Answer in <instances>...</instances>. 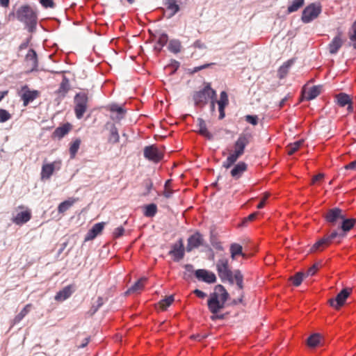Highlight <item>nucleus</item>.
I'll return each mask as SVG.
<instances>
[{
	"label": "nucleus",
	"instance_id": "obj_13",
	"mask_svg": "<svg viewBox=\"0 0 356 356\" xmlns=\"http://www.w3.org/2000/svg\"><path fill=\"white\" fill-rule=\"evenodd\" d=\"M195 275L197 280L208 284L215 283L217 280L216 275L205 269H198L195 271Z\"/></svg>",
	"mask_w": 356,
	"mask_h": 356
},
{
	"label": "nucleus",
	"instance_id": "obj_17",
	"mask_svg": "<svg viewBox=\"0 0 356 356\" xmlns=\"http://www.w3.org/2000/svg\"><path fill=\"white\" fill-rule=\"evenodd\" d=\"M169 254L172 255L175 257L174 259L177 261L184 258V247L181 238L172 245V250L169 252Z\"/></svg>",
	"mask_w": 356,
	"mask_h": 356
},
{
	"label": "nucleus",
	"instance_id": "obj_15",
	"mask_svg": "<svg viewBox=\"0 0 356 356\" xmlns=\"http://www.w3.org/2000/svg\"><path fill=\"white\" fill-rule=\"evenodd\" d=\"M60 162L54 161L51 163L44 164L42 167V179H49L53 175L56 168H60Z\"/></svg>",
	"mask_w": 356,
	"mask_h": 356
},
{
	"label": "nucleus",
	"instance_id": "obj_18",
	"mask_svg": "<svg viewBox=\"0 0 356 356\" xmlns=\"http://www.w3.org/2000/svg\"><path fill=\"white\" fill-rule=\"evenodd\" d=\"M203 238L200 233H195L188 238L186 251L191 252L194 248H197L202 244Z\"/></svg>",
	"mask_w": 356,
	"mask_h": 356
},
{
	"label": "nucleus",
	"instance_id": "obj_22",
	"mask_svg": "<svg viewBox=\"0 0 356 356\" xmlns=\"http://www.w3.org/2000/svg\"><path fill=\"white\" fill-rule=\"evenodd\" d=\"M247 169L248 165L243 161H240L235 165L231 170V176L235 179H238L247 170Z\"/></svg>",
	"mask_w": 356,
	"mask_h": 356
},
{
	"label": "nucleus",
	"instance_id": "obj_35",
	"mask_svg": "<svg viewBox=\"0 0 356 356\" xmlns=\"http://www.w3.org/2000/svg\"><path fill=\"white\" fill-rule=\"evenodd\" d=\"M32 308L31 304H27L21 312L15 317L14 323H19L31 311Z\"/></svg>",
	"mask_w": 356,
	"mask_h": 356
},
{
	"label": "nucleus",
	"instance_id": "obj_62",
	"mask_svg": "<svg viewBox=\"0 0 356 356\" xmlns=\"http://www.w3.org/2000/svg\"><path fill=\"white\" fill-rule=\"evenodd\" d=\"M213 65V63H209V64H204L203 65H200V66H198V67H195L193 70V72H197L200 70H202L203 69H206L208 67H209L210 65Z\"/></svg>",
	"mask_w": 356,
	"mask_h": 356
},
{
	"label": "nucleus",
	"instance_id": "obj_27",
	"mask_svg": "<svg viewBox=\"0 0 356 356\" xmlns=\"http://www.w3.org/2000/svg\"><path fill=\"white\" fill-rule=\"evenodd\" d=\"M356 219L355 218H346L345 215L343 219L341 220V226L339 227L340 229L344 232L345 234L349 232L355 225Z\"/></svg>",
	"mask_w": 356,
	"mask_h": 356
},
{
	"label": "nucleus",
	"instance_id": "obj_36",
	"mask_svg": "<svg viewBox=\"0 0 356 356\" xmlns=\"http://www.w3.org/2000/svg\"><path fill=\"white\" fill-rule=\"evenodd\" d=\"M81 143V140L80 138H76L74 141H72L70 146V154L71 159H74L76 154L80 147V145Z\"/></svg>",
	"mask_w": 356,
	"mask_h": 356
},
{
	"label": "nucleus",
	"instance_id": "obj_43",
	"mask_svg": "<svg viewBox=\"0 0 356 356\" xmlns=\"http://www.w3.org/2000/svg\"><path fill=\"white\" fill-rule=\"evenodd\" d=\"M304 277H305V273L298 272L291 277L290 279L292 281L293 284L295 286H298L301 284Z\"/></svg>",
	"mask_w": 356,
	"mask_h": 356
},
{
	"label": "nucleus",
	"instance_id": "obj_5",
	"mask_svg": "<svg viewBox=\"0 0 356 356\" xmlns=\"http://www.w3.org/2000/svg\"><path fill=\"white\" fill-rule=\"evenodd\" d=\"M88 94L86 92H79L74 98V113L77 119H81L88 108Z\"/></svg>",
	"mask_w": 356,
	"mask_h": 356
},
{
	"label": "nucleus",
	"instance_id": "obj_8",
	"mask_svg": "<svg viewBox=\"0 0 356 356\" xmlns=\"http://www.w3.org/2000/svg\"><path fill=\"white\" fill-rule=\"evenodd\" d=\"M18 95L23 102V106H26L40 96V92L37 90H31L27 85H24L18 91Z\"/></svg>",
	"mask_w": 356,
	"mask_h": 356
},
{
	"label": "nucleus",
	"instance_id": "obj_21",
	"mask_svg": "<svg viewBox=\"0 0 356 356\" xmlns=\"http://www.w3.org/2000/svg\"><path fill=\"white\" fill-rule=\"evenodd\" d=\"M31 218V211L29 209H26L25 211L17 213V215L12 218V221L15 224L20 225L27 222Z\"/></svg>",
	"mask_w": 356,
	"mask_h": 356
},
{
	"label": "nucleus",
	"instance_id": "obj_55",
	"mask_svg": "<svg viewBox=\"0 0 356 356\" xmlns=\"http://www.w3.org/2000/svg\"><path fill=\"white\" fill-rule=\"evenodd\" d=\"M193 47L195 49H206V47H207L206 44L200 40H196L193 43Z\"/></svg>",
	"mask_w": 356,
	"mask_h": 356
},
{
	"label": "nucleus",
	"instance_id": "obj_57",
	"mask_svg": "<svg viewBox=\"0 0 356 356\" xmlns=\"http://www.w3.org/2000/svg\"><path fill=\"white\" fill-rule=\"evenodd\" d=\"M258 213H259L258 212H254V213L250 214L248 217L244 218L243 222L245 223L248 221L254 220L257 218Z\"/></svg>",
	"mask_w": 356,
	"mask_h": 356
},
{
	"label": "nucleus",
	"instance_id": "obj_33",
	"mask_svg": "<svg viewBox=\"0 0 356 356\" xmlns=\"http://www.w3.org/2000/svg\"><path fill=\"white\" fill-rule=\"evenodd\" d=\"M198 127H199V133L206 137L209 140H211L213 138V135L208 131L207 128V124L204 120L202 118H198Z\"/></svg>",
	"mask_w": 356,
	"mask_h": 356
},
{
	"label": "nucleus",
	"instance_id": "obj_54",
	"mask_svg": "<svg viewBox=\"0 0 356 356\" xmlns=\"http://www.w3.org/2000/svg\"><path fill=\"white\" fill-rule=\"evenodd\" d=\"M124 229L122 227H118L115 229L113 236L115 238H118L124 234Z\"/></svg>",
	"mask_w": 356,
	"mask_h": 356
},
{
	"label": "nucleus",
	"instance_id": "obj_45",
	"mask_svg": "<svg viewBox=\"0 0 356 356\" xmlns=\"http://www.w3.org/2000/svg\"><path fill=\"white\" fill-rule=\"evenodd\" d=\"M349 39L353 42V47L356 49V20L352 25L351 29L348 33Z\"/></svg>",
	"mask_w": 356,
	"mask_h": 356
},
{
	"label": "nucleus",
	"instance_id": "obj_48",
	"mask_svg": "<svg viewBox=\"0 0 356 356\" xmlns=\"http://www.w3.org/2000/svg\"><path fill=\"white\" fill-rule=\"evenodd\" d=\"M111 111L116 112L119 115V116L117 117L118 120H120L123 118L124 114V110L121 107L119 106L117 104L112 105L111 107Z\"/></svg>",
	"mask_w": 356,
	"mask_h": 356
},
{
	"label": "nucleus",
	"instance_id": "obj_51",
	"mask_svg": "<svg viewBox=\"0 0 356 356\" xmlns=\"http://www.w3.org/2000/svg\"><path fill=\"white\" fill-rule=\"evenodd\" d=\"M40 2L42 4V6L45 8H53L55 6V3L53 0H40Z\"/></svg>",
	"mask_w": 356,
	"mask_h": 356
},
{
	"label": "nucleus",
	"instance_id": "obj_23",
	"mask_svg": "<svg viewBox=\"0 0 356 356\" xmlns=\"http://www.w3.org/2000/svg\"><path fill=\"white\" fill-rule=\"evenodd\" d=\"M336 99L337 101V104L340 106L343 107L346 105H348V111L349 112L353 111V108L351 105L352 101L350 97L348 95L343 92H341L336 95Z\"/></svg>",
	"mask_w": 356,
	"mask_h": 356
},
{
	"label": "nucleus",
	"instance_id": "obj_2",
	"mask_svg": "<svg viewBox=\"0 0 356 356\" xmlns=\"http://www.w3.org/2000/svg\"><path fill=\"white\" fill-rule=\"evenodd\" d=\"M216 270L222 282L227 281L230 284L236 282L238 288L243 290V275L239 270L232 272L229 268V260L226 257L219 259L216 263Z\"/></svg>",
	"mask_w": 356,
	"mask_h": 356
},
{
	"label": "nucleus",
	"instance_id": "obj_20",
	"mask_svg": "<svg viewBox=\"0 0 356 356\" xmlns=\"http://www.w3.org/2000/svg\"><path fill=\"white\" fill-rule=\"evenodd\" d=\"M219 111V119L222 120L225 116V108L229 104L228 95L225 91H222L220 95V99L217 102Z\"/></svg>",
	"mask_w": 356,
	"mask_h": 356
},
{
	"label": "nucleus",
	"instance_id": "obj_29",
	"mask_svg": "<svg viewBox=\"0 0 356 356\" xmlns=\"http://www.w3.org/2000/svg\"><path fill=\"white\" fill-rule=\"evenodd\" d=\"M71 129V125L70 124H65L61 127H57L53 133V136L58 139L62 138L66 134L69 133Z\"/></svg>",
	"mask_w": 356,
	"mask_h": 356
},
{
	"label": "nucleus",
	"instance_id": "obj_11",
	"mask_svg": "<svg viewBox=\"0 0 356 356\" xmlns=\"http://www.w3.org/2000/svg\"><path fill=\"white\" fill-rule=\"evenodd\" d=\"M352 292L351 288H345L342 289L336 296L334 299L329 300L330 305L336 309H339L343 306L346 300Z\"/></svg>",
	"mask_w": 356,
	"mask_h": 356
},
{
	"label": "nucleus",
	"instance_id": "obj_46",
	"mask_svg": "<svg viewBox=\"0 0 356 356\" xmlns=\"http://www.w3.org/2000/svg\"><path fill=\"white\" fill-rule=\"evenodd\" d=\"M168 41V36L165 33H162L159 35L157 44L159 45V47H155V49H157L158 51H161L162 47L165 46Z\"/></svg>",
	"mask_w": 356,
	"mask_h": 356
},
{
	"label": "nucleus",
	"instance_id": "obj_34",
	"mask_svg": "<svg viewBox=\"0 0 356 356\" xmlns=\"http://www.w3.org/2000/svg\"><path fill=\"white\" fill-rule=\"evenodd\" d=\"M182 48L181 43L179 40L173 39L170 40L168 44V50L174 54H178Z\"/></svg>",
	"mask_w": 356,
	"mask_h": 356
},
{
	"label": "nucleus",
	"instance_id": "obj_41",
	"mask_svg": "<svg viewBox=\"0 0 356 356\" xmlns=\"http://www.w3.org/2000/svg\"><path fill=\"white\" fill-rule=\"evenodd\" d=\"M165 5L168 10L171 11V15H175L179 10V6L176 0H165Z\"/></svg>",
	"mask_w": 356,
	"mask_h": 356
},
{
	"label": "nucleus",
	"instance_id": "obj_40",
	"mask_svg": "<svg viewBox=\"0 0 356 356\" xmlns=\"http://www.w3.org/2000/svg\"><path fill=\"white\" fill-rule=\"evenodd\" d=\"M303 143V140H299L288 145V146L286 147L288 154L292 155L293 154H294L302 145Z\"/></svg>",
	"mask_w": 356,
	"mask_h": 356
},
{
	"label": "nucleus",
	"instance_id": "obj_63",
	"mask_svg": "<svg viewBox=\"0 0 356 356\" xmlns=\"http://www.w3.org/2000/svg\"><path fill=\"white\" fill-rule=\"evenodd\" d=\"M346 170H355L356 169V160L350 162L345 166Z\"/></svg>",
	"mask_w": 356,
	"mask_h": 356
},
{
	"label": "nucleus",
	"instance_id": "obj_3",
	"mask_svg": "<svg viewBox=\"0 0 356 356\" xmlns=\"http://www.w3.org/2000/svg\"><path fill=\"white\" fill-rule=\"evenodd\" d=\"M346 236V234L341 231L339 227L332 230L330 234H325L322 238L316 241L311 248L314 251H322L332 243H340Z\"/></svg>",
	"mask_w": 356,
	"mask_h": 356
},
{
	"label": "nucleus",
	"instance_id": "obj_31",
	"mask_svg": "<svg viewBox=\"0 0 356 356\" xmlns=\"http://www.w3.org/2000/svg\"><path fill=\"white\" fill-rule=\"evenodd\" d=\"M78 199L74 197H70L64 202H61L58 207V211L60 213H63L67 211L73 204L77 202Z\"/></svg>",
	"mask_w": 356,
	"mask_h": 356
},
{
	"label": "nucleus",
	"instance_id": "obj_30",
	"mask_svg": "<svg viewBox=\"0 0 356 356\" xmlns=\"http://www.w3.org/2000/svg\"><path fill=\"white\" fill-rule=\"evenodd\" d=\"M108 141L109 143L115 144L119 143L120 141V136L118 133V129L116 126L112 124L109 128V136L108 138Z\"/></svg>",
	"mask_w": 356,
	"mask_h": 356
},
{
	"label": "nucleus",
	"instance_id": "obj_60",
	"mask_svg": "<svg viewBox=\"0 0 356 356\" xmlns=\"http://www.w3.org/2000/svg\"><path fill=\"white\" fill-rule=\"evenodd\" d=\"M243 298H244V294L242 292L241 293V296H240V298H238V299H234L232 300L231 305H238V303H242L243 302Z\"/></svg>",
	"mask_w": 356,
	"mask_h": 356
},
{
	"label": "nucleus",
	"instance_id": "obj_7",
	"mask_svg": "<svg viewBox=\"0 0 356 356\" xmlns=\"http://www.w3.org/2000/svg\"><path fill=\"white\" fill-rule=\"evenodd\" d=\"M252 136L248 133H242L234 144V151L230 154L238 159L245 152L246 146L250 143Z\"/></svg>",
	"mask_w": 356,
	"mask_h": 356
},
{
	"label": "nucleus",
	"instance_id": "obj_64",
	"mask_svg": "<svg viewBox=\"0 0 356 356\" xmlns=\"http://www.w3.org/2000/svg\"><path fill=\"white\" fill-rule=\"evenodd\" d=\"M173 193V191L170 188H165V191L163 192V195L166 198H170L172 196V194Z\"/></svg>",
	"mask_w": 356,
	"mask_h": 356
},
{
	"label": "nucleus",
	"instance_id": "obj_42",
	"mask_svg": "<svg viewBox=\"0 0 356 356\" xmlns=\"http://www.w3.org/2000/svg\"><path fill=\"white\" fill-rule=\"evenodd\" d=\"M304 0H293L290 6L287 8L289 13H291L297 11L304 5Z\"/></svg>",
	"mask_w": 356,
	"mask_h": 356
},
{
	"label": "nucleus",
	"instance_id": "obj_47",
	"mask_svg": "<svg viewBox=\"0 0 356 356\" xmlns=\"http://www.w3.org/2000/svg\"><path fill=\"white\" fill-rule=\"evenodd\" d=\"M238 160L237 158H236L234 156H233L232 154H229V155L227 156V158L226 159V160L222 163V167L226 168V169H228L232 165H233L234 164V163Z\"/></svg>",
	"mask_w": 356,
	"mask_h": 356
},
{
	"label": "nucleus",
	"instance_id": "obj_4",
	"mask_svg": "<svg viewBox=\"0 0 356 356\" xmlns=\"http://www.w3.org/2000/svg\"><path fill=\"white\" fill-rule=\"evenodd\" d=\"M16 16L19 21L30 27H33L37 24V15L30 6L26 5L19 7L17 10Z\"/></svg>",
	"mask_w": 356,
	"mask_h": 356
},
{
	"label": "nucleus",
	"instance_id": "obj_6",
	"mask_svg": "<svg viewBox=\"0 0 356 356\" xmlns=\"http://www.w3.org/2000/svg\"><path fill=\"white\" fill-rule=\"evenodd\" d=\"M216 97V92L211 88L210 84H207L193 95V99L196 105H205L209 99H213Z\"/></svg>",
	"mask_w": 356,
	"mask_h": 356
},
{
	"label": "nucleus",
	"instance_id": "obj_24",
	"mask_svg": "<svg viewBox=\"0 0 356 356\" xmlns=\"http://www.w3.org/2000/svg\"><path fill=\"white\" fill-rule=\"evenodd\" d=\"M147 278L145 277H143L139 279L133 286H131L126 292L125 294H131V293H138L143 291Z\"/></svg>",
	"mask_w": 356,
	"mask_h": 356
},
{
	"label": "nucleus",
	"instance_id": "obj_50",
	"mask_svg": "<svg viewBox=\"0 0 356 356\" xmlns=\"http://www.w3.org/2000/svg\"><path fill=\"white\" fill-rule=\"evenodd\" d=\"M11 118V115L5 109L0 108V123L5 122Z\"/></svg>",
	"mask_w": 356,
	"mask_h": 356
},
{
	"label": "nucleus",
	"instance_id": "obj_1",
	"mask_svg": "<svg viewBox=\"0 0 356 356\" xmlns=\"http://www.w3.org/2000/svg\"><path fill=\"white\" fill-rule=\"evenodd\" d=\"M229 296L228 292L222 285L218 284L215 286L214 291L210 294L207 301L209 310L213 314L211 316L212 321L225 318V314H218V313L225 307Z\"/></svg>",
	"mask_w": 356,
	"mask_h": 356
},
{
	"label": "nucleus",
	"instance_id": "obj_28",
	"mask_svg": "<svg viewBox=\"0 0 356 356\" xmlns=\"http://www.w3.org/2000/svg\"><path fill=\"white\" fill-rule=\"evenodd\" d=\"M72 293V286L68 285L56 293L55 296V300L57 301H63L70 297Z\"/></svg>",
	"mask_w": 356,
	"mask_h": 356
},
{
	"label": "nucleus",
	"instance_id": "obj_9",
	"mask_svg": "<svg viewBox=\"0 0 356 356\" xmlns=\"http://www.w3.org/2000/svg\"><path fill=\"white\" fill-rule=\"evenodd\" d=\"M343 216L344 213L342 209L334 207L327 211L325 215V219L330 226L334 227L341 223V220L343 219Z\"/></svg>",
	"mask_w": 356,
	"mask_h": 356
},
{
	"label": "nucleus",
	"instance_id": "obj_19",
	"mask_svg": "<svg viewBox=\"0 0 356 356\" xmlns=\"http://www.w3.org/2000/svg\"><path fill=\"white\" fill-rule=\"evenodd\" d=\"M25 60L31 72L37 70L38 62L35 51L33 49H29L26 55Z\"/></svg>",
	"mask_w": 356,
	"mask_h": 356
},
{
	"label": "nucleus",
	"instance_id": "obj_16",
	"mask_svg": "<svg viewBox=\"0 0 356 356\" xmlns=\"http://www.w3.org/2000/svg\"><path fill=\"white\" fill-rule=\"evenodd\" d=\"M105 225L106 222H104L95 224L86 234L84 241H89L95 238L99 234H100L102 232L105 227Z\"/></svg>",
	"mask_w": 356,
	"mask_h": 356
},
{
	"label": "nucleus",
	"instance_id": "obj_56",
	"mask_svg": "<svg viewBox=\"0 0 356 356\" xmlns=\"http://www.w3.org/2000/svg\"><path fill=\"white\" fill-rule=\"evenodd\" d=\"M269 196H270L269 193H265L264 194V195L262 197L261 202H259V204L257 207V209H262L264 207L266 201L267 200V199L268 198Z\"/></svg>",
	"mask_w": 356,
	"mask_h": 356
},
{
	"label": "nucleus",
	"instance_id": "obj_58",
	"mask_svg": "<svg viewBox=\"0 0 356 356\" xmlns=\"http://www.w3.org/2000/svg\"><path fill=\"white\" fill-rule=\"evenodd\" d=\"M324 176L325 175L323 173H319L317 175H315L312 179V184H314L317 181H321L324 178Z\"/></svg>",
	"mask_w": 356,
	"mask_h": 356
},
{
	"label": "nucleus",
	"instance_id": "obj_39",
	"mask_svg": "<svg viewBox=\"0 0 356 356\" xmlns=\"http://www.w3.org/2000/svg\"><path fill=\"white\" fill-rule=\"evenodd\" d=\"M144 216L146 217H154L157 213V207L155 204H149L144 207Z\"/></svg>",
	"mask_w": 356,
	"mask_h": 356
},
{
	"label": "nucleus",
	"instance_id": "obj_12",
	"mask_svg": "<svg viewBox=\"0 0 356 356\" xmlns=\"http://www.w3.org/2000/svg\"><path fill=\"white\" fill-rule=\"evenodd\" d=\"M163 153L155 146L149 145L144 148V156L153 162L158 163L163 159Z\"/></svg>",
	"mask_w": 356,
	"mask_h": 356
},
{
	"label": "nucleus",
	"instance_id": "obj_59",
	"mask_svg": "<svg viewBox=\"0 0 356 356\" xmlns=\"http://www.w3.org/2000/svg\"><path fill=\"white\" fill-rule=\"evenodd\" d=\"M193 293L195 294L198 298L202 299L204 298L207 296V294L200 289H195L193 291Z\"/></svg>",
	"mask_w": 356,
	"mask_h": 356
},
{
	"label": "nucleus",
	"instance_id": "obj_44",
	"mask_svg": "<svg viewBox=\"0 0 356 356\" xmlns=\"http://www.w3.org/2000/svg\"><path fill=\"white\" fill-rule=\"evenodd\" d=\"M174 301L173 296H170L161 300L159 302L160 307L162 310H165Z\"/></svg>",
	"mask_w": 356,
	"mask_h": 356
},
{
	"label": "nucleus",
	"instance_id": "obj_38",
	"mask_svg": "<svg viewBox=\"0 0 356 356\" xmlns=\"http://www.w3.org/2000/svg\"><path fill=\"white\" fill-rule=\"evenodd\" d=\"M322 337L319 334H314L307 339V345L309 347L315 348L321 343Z\"/></svg>",
	"mask_w": 356,
	"mask_h": 356
},
{
	"label": "nucleus",
	"instance_id": "obj_37",
	"mask_svg": "<svg viewBox=\"0 0 356 356\" xmlns=\"http://www.w3.org/2000/svg\"><path fill=\"white\" fill-rule=\"evenodd\" d=\"M292 60H288L286 63H284L282 66L280 67L277 72V75L280 79H283L286 76V74L289 72V69L292 65Z\"/></svg>",
	"mask_w": 356,
	"mask_h": 356
},
{
	"label": "nucleus",
	"instance_id": "obj_49",
	"mask_svg": "<svg viewBox=\"0 0 356 356\" xmlns=\"http://www.w3.org/2000/svg\"><path fill=\"white\" fill-rule=\"evenodd\" d=\"M143 186L145 188V192L143 193V195H147L150 193L153 187V183L152 180L150 179H147L144 180L143 182Z\"/></svg>",
	"mask_w": 356,
	"mask_h": 356
},
{
	"label": "nucleus",
	"instance_id": "obj_61",
	"mask_svg": "<svg viewBox=\"0 0 356 356\" xmlns=\"http://www.w3.org/2000/svg\"><path fill=\"white\" fill-rule=\"evenodd\" d=\"M104 304L103 298L102 297H98L97 300V306L95 307V309H94V312H97L99 308H100Z\"/></svg>",
	"mask_w": 356,
	"mask_h": 356
},
{
	"label": "nucleus",
	"instance_id": "obj_25",
	"mask_svg": "<svg viewBox=\"0 0 356 356\" xmlns=\"http://www.w3.org/2000/svg\"><path fill=\"white\" fill-rule=\"evenodd\" d=\"M229 252L231 254V258L233 260L236 259L238 256H241L243 258L247 257L246 254L243 252L242 246L236 243H234L230 245Z\"/></svg>",
	"mask_w": 356,
	"mask_h": 356
},
{
	"label": "nucleus",
	"instance_id": "obj_26",
	"mask_svg": "<svg viewBox=\"0 0 356 356\" xmlns=\"http://www.w3.org/2000/svg\"><path fill=\"white\" fill-rule=\"evenodd\" d=\"M70 89V85L69 79L64 76L63 80L59 86V88L56 91L60 97H64Z\"/></svg>",
	"mask_w": 356,
	"mask_h": 356
},
{
	"label": "nucleus",
	"instance_id": "obj_53",
	"mask_svg": "<svg viewBox=\"0 0 356 356\" xmlns=\"http://www.w3.org/2000/svg\"><path fill=\"white\" fill-rule=\"evenodd\" d=\"M318 269V265L317 264H314L311 268H309L307 270V273H305V277L309 276V275H314L316 273Z\"/></svg>",
	"mask_w": 356,
	"mask_h": 356
},
{
	"label": "nucleus",
	"instance_id": "obj_32",
	"mask_svg": "<svg viewBox=\"0 0 356 356\" xmlns=\"http://www.w3.org/2000/svg\"><path fill=\"white\" fill-rule=\"evenodd\" d=\"M321 90V86H314L310 88L307 91L304 92V97L307 100H312L320 95Z\"/></svg>",
	"mask_w": 356,
	"mask_h": 356
},
{
	"label": "nucleus",
	"instance_id": "obj_14",
	"mask_svg": "<svg viewBox=\"0 0 356 356\" xmlns=\"http://www.w3.org/2000/svg\"><path fill=\"white\" fill-rule=\"evenodd\" d=\"M343 43L344 40L343 38V33L341 32H339L328 44L327 48L330 54H336L339 49L343 46Z\"/></svg>",
	"mask_w": 356,
	"mask_h": 356
},
{
	"label": "nucleus",
	"instance_id": "obj_10",
	"mask_svg": "<svg viewBox=\"0 0 356 356\" xmlns=\"http://www.w3.org/2000/svg\"><path fill=\"white\" fill-rule=\"evenodd\" d=\"M321 12V8L320 6L311 3L303 10L301 17L302 21L304 23H309L318 17Z\"/></svg>",
	"mask_w": 356,
	"mask_h": 356
},
{
	"label": "nucleus",
	"instance_id": "obj_52",
	"mask_svg": "<svg viewBox=\"0 0 356 356\" xmlns=\"http://www.w3.org/2000/svg\"><path fill=\"white\" fill-rule=\"evenodd\" d=\"M245 120L253 125H256L258 123V118L256 115H248L245 116Z\"/></svg>",
	"mask_w": 356,
	"mask_h": 356
}]
</instances>
